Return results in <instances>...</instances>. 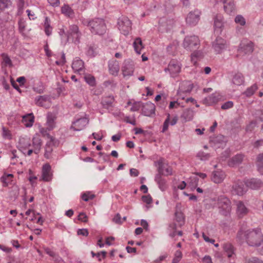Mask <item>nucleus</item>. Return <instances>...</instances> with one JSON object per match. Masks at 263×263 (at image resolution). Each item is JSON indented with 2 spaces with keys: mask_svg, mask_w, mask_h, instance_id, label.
<instances>
[{
  "mask_svg": "<svg viewBox=\"0 0 263 263\" xmlns=\"http://www.w3.org/2000/svg\"><path fill=\"white\" fill-rule=\"evenodd\" d=\"M181 65L176 60H172L170 61L167 69L172 77L177 75L181 71Z\"/></svg>",
  "mask_w": 263,
  "mask_h": 263,
  "instance_id": "nucleus-10",
  "label": "nucleus"
},
{
  "mask_svg": "<svg viewBox=\"0 0 263 263\" xmlns=\"http://www.w3.org/2000/svg\"><path fill=\"white\" fill-rule=\"evenodd\" d=\"M155 106L153 104H147L143 107L142 111L144 115L150 116L154 113Z\"/></svg>",
  "mask_w": 263,
  "mask_h": 263,
  "instance_id": "nucleus-32",
  "label": "nucleus"
},
{
  "mask_svg": "<svg viewBox=\"0 0 263 263\" xmlns=\"http://www.w3.org/2000/svg\"><path fill=\"white\" fill-rule=\"evenodd\" d=\"M234 22L236 24L241 26H244L246 25V21L245 18L240 14L237 15L235 18H234Z\"/></svg>",
  "mask_w": 263,
  "mask_h": 263,
  "instance_id": "nucleus-42",
  "label": "nucleus"
},
{
  "mask_svg": "<svg viewBox=\"0 0 263 263\" xmlns=\"http://www.w3.org/2000/svg\"><path fill=\"white\" fill-rule=\"evenodd\" d=\"M218 206L219 212L223 215H228L231 211V201L226 197L221 196L218 198Z\"/></svg>",
  "mask_w": 263,
  "mask_h": 263,
  "instance_id": "nucleus-5",
  "label": "nucleus"
},
{
  "mask_svg": "<svg viewBox=\"0 0 263 263\" xmlns=\"http://www.w3.org/2000/svg\"><path fill=\"white\" fill-rule=\"evenodd\" d=\"M200 12L198 10L190 12L186 18V23L191 26L196 25L200 20Z\"/></svg>",
  "mask_w": 263,
  "mask_h": 263,
  "instance_id": "nucleus-9",
  "label": "nucleus"
},
{
  "mask_svg": "<svg viewBox=\"0 0 263 263\" xmlns=\"http://www.w3.org/2000/svg\"><path fill=\"white\" fill-rule=\"evenodd\" d=\"M185 217L182 211V206L180 203H177L176 206V211L175 213L174 221L175 223L170 226L173 232L170 233V236L171 237H174L176 235L181 236L182 232L181 231H176L178 227H181L184 224Z\"/></svg>",
  "mask_w": 263,
  "mask_h": 263,
  "instance_id": "nucleus-2",
  "label": "nucleus"
},
{
  "mask_svg": "<svg viewBox=\"0 0 263 263\" xmlns=\"http://www.w3.org/2000/svg\"><path fill=\"white\" fill-rule=\"evenodd\" d=\"M3 136L5 138L7 139H11V134L10 130L8 129L3 128Z\"/></svg>",
  "mask_w": 263,
  "mask_h": 263,
  "instance_id": "nucleus-58",
  "label": "nucleus"
},
{
  "mask_svg": "<svg viewBox=\"0 0 263 263\" xmlns=\"http://www.w3.org/2000/svg\"><path fill=\"white\" fill-rule=\"evenodd\" d=\"M232 83L237 86H240L245 83V78L243 74L238 72L235 73L232 79Z\"/></svg>",
  "mask_w": 263,
  "mask_h": 263,
  "instance_id": "nucleus-29",
  "label": "nucleus"
},
{
  "mask_svg": "<svg viewBox=\"0 0 263 263\" xmlns=\"http://www.w3.org/2000/svg\"><path fill=\"white\" fill-rule=\"evenodd\" d=\"M257 166L259 173L263 175V153L259 155L257 157Z\"/></svg>",
  "mask_w": 263,
  "mask_h": 263,
  "instance_id": "nucleus-39",
  "label": "nucleus"
},
{
  "mask_svg": "<svg viewBox=\"0 0 263 263\" xmlns=\"http://www.w3.org/2000/svg\"><path fill=\"white\" fill-rule=\"evenodd\" d=\"M118 28L123 34H127L132 29V22L127 17L122 16L118 22Z\"/></svg>",
  "mask_w": 263,
  "mask_h": 263,
  "instance_id": "nucleus-6",
  "label": "nucleus"
},
{
  "mask_svg": "<svg viewBox=\"0 0 263 263\" xmlns=\"http://www.w3.org/2000/svg\"><path fill=\"white\" fill-rule=\"evenodd\" d=\"M77 233L78 235H81L83 236H87L88 234V232L87 229H79L77 231Z\"/></svg>",
  "mask_w": 263,
  "mask_h": 263,
  "instance_id": "nucleus-63",
  "label": "nucleus"
},
{
  "mask_svg": "<svg viewBox=\"0 0 263 263\" xmlns=\"http://www.w3.org/2000/svg\"><path fill=\"white\" fill-rule=\"evenodd\" d=\"M52 146H49V145H45L44 156L46 158H50L51 156L52 152L53 151Z\"/></svg>",
  "mask_w": 263,
  "mask_h": 263,
  "instance_id": "nucleus-49",
  "label": "nucleus"
},
{
  "mask_svg": "<svg viewBox=\"0 0 263 263\" xmlns=\"http://www.w3.org/2000/svg\"><path fill=\"white\" fill-rule=\"evenodd\" d=\"M202 237L206 242H210L212 243H214L215 242L214 239L210 238L204 233H202Z\"/></svg>",
  "mask_w": 263,
  "mask_h": 263,
  "instance_id": "nucleus-64",
  "label": "nucleus"
},
{
  "mask_svg": "<svg viewBox=\"0 0 263 263\" xmlns=\"http://www.w3.org/2000/svg\"><path fill=\"white\" fill-rule=\"evenodd\" d=\"M258 87L256 84H253L251 87H249L244 93L247 96L250 97L254 94L255 91L257 89Z\"/></svg>",
  "mask_w": 263,
  "mask_h": 263,
  "instance_id": "nucleus-47",
  "label": "nucleus"
},
{
  "mask_svg": "<svg viewBox=\"0 0 263 263\" xmlns=\"http://www.w3.org/2000/svg\"><path fill=\"white\" fill-rule=\"evenodd\" d=\"M34 122V117L32 113L27 114L23 117L22 123L26 127H31Z\"/></svg>",
  "mask_w": 263,
  "mask_h": 263,
  "instance_id": "nucleus-28",
  "label": "nucleus"
},
{
  "mask_svg": "<svg viewBox=\"0 0 263 263\" xmlns=\"http://www.w3.org/2000/svg\"><path fill=\"white\" fill-rule=\"evenodd\" d=\"M134 47L136 52L138 53H141V50L144 48L142 40L140 38H136L134 42Z\"/></svg>",
  "mask_w": 263,
  "mask_h": 263,
  "instance_id": "nucleus-34",
  "label": "nucleus"
},
{
  "mask_svg": "<svg viewBox=\"0 0 263 263\" xmlns=\"http://www.w3.org/2000/svg\"><path fill=\"white\" fill-rule=\"evenodd\" d=\"M248 263H263V261L256 257H252L249 259Z\"/></svg>",
  "mask_w": 263,
  "mask_h": 263,
  "instance_id": "nucleus-61",
  "label": "nucleus"
},
{
  "mask_svg": "<svg viewBox=\"0 0 263 263\" xmlns=\"http://www.w3.org/2000/svg\"><path fill=\"white\" fill-rule=\"evenodd\" d=\"M134 71V65L130 62L125 63L122 68V72L124 77L132 76Z\"/></svg>",
  "mask_w": 263,
  "mask_h": 263,
  "instance_id": "nucleus-24",
  "label": "nucleus"
},
{
  "mask_svg": "<svg viewBox=\"0 0 263 263\" xmlns=\"http://www.w3.org/2000/svg\"><path fill=\"white\" fill-rule=\"evenodd\" d=\"M47 138L48 140L46 142V145H49V146H52V147L58 146L59 145L60 141L51 135H48V137Z\"/></svg>",
  "mask_w": 263,
  "mask_h": 263,
  "instance_id": "nucleus-35",
  "label": "nucleus"
},
{
  "mask_svg": "<svg viewBox=\"0 0 263 263\" xmlns=\"http://www.w3.org/2000/svg\"><path fill=\"white\" fill-rule=\"evenodd\" d=\"M109 71L110 74L117 76L119 71L120 66L118 61L113 60L109 62L108 65Z\"/></svg>",
  "mask_w": 263,
  "mask_h": 263,
  "instance_id": "nucleus-26",
  "label": "nucleus"
},
{
  "mask_svg": "<svg viewBox=\"0 0 263 263\" xmlns=\"http://www.w3.org/2000/svg\"><path fill=\"white\" fill-rule=\"evenodd\" d=\"M223 99V96L219 92H215L211 95L205 98L202 103L207 106H211L217 103Z\"/></svg>",
  "mask_w": 263,
  "mask_h": 263,
  "instance_id": "nucleus-8",
  "label": "nucleus"
},
{
  "mask_svg": "<svg viewBox=\"0 0 263 263\" xmlns=\"http://www.w3.org/2000/svg\"><path fill=\"white\" fill-rule=\"evenodd\" d=\"M28 179L32 186H34L36 184V180L37 178L35 175L34 172L30 169H29L28 171Z\"/></svg>",
  "mask_w": 263,
  "mask_h": 263,
  "instance_id": "nucleus-40",
  "label": "nucleus"
},
{
  "mask_svg": "<svg viewBox=\"0 0 263 263\" xmlns=\"http://www.w3.org/2000/svg\"><path fill=\"white\" fill-rule=\"evenodd\" d=\"M48 129H47V127L46 128H45V127H41L40 128V133L41 134V135L43 136V137H46L47 138L48 137V135H50L48 133Z\"/></svg>",
  "mask_w": 263,
  "mask_h": 263,
  "instance_id": "nucleus-57",
  "label": "nucleus"
},
{
  "mask_svg": "<svg viewBox=\"0 0 263 263\" xmlns=\"http://www.w3.org/2000/svg\"><path fill=\"white\" fill-rule=\"evenodd\" d=\"M194 116V111L190 109H185L182 115V118L184 119L185 122L189 121L193 118Z\"/></svg>",
  "mask_w": 263,
  "mask_h": 263,
  "instance_id": "nucleus-33",
  "label": "nucleus"
},
{
  "mask_svg": "<svg viewBox=\"0 0 263 263\" xmlns=\"http://www.w3.org/2000/svg\"><path fill=\"white\" fill-rule=\"evenodd\" d=\"M203 57V52L200 51H195L193 52L191 57V61L194 64V65H196L198 60H200Z\"/></svg>",
  "mask_w": 263,
  "mask_h": 263,
  "instance_id": "nucleus-31",
  "label": "nucleus"
},
{
  "mask_svg": "<svg viewBox=\"0 0 263 263\" xmlns=\"http://www.w3.org/2000/svg\"><path fill=\"white\" fill-rule=\"evenodd\" d=\"M186 186V183L185 181H182L179 184H176L175 187L178 189L183 190Z\"/></svg>",
  "mask_w": 263,
  "mask_h": 263,
  "instance_id": "nucleus-62",
  "label": "nucleus"
},
{
  "mask_svg": "<svg viewBox=\"0 0 263 263\" xmlns=\"http://www.w3.org/2000/svg\"><path fill=\"white\" fill-rule=\"evenodd\" d=\"M68 39L72 37L75 42H79L81 33L79 32L78 26L76 25H71L67 33Z\"/></svg>",
  "mask_w": 263,
  "mask_h": 263,
  "instance_id": "nucleus-15",
  "label": "nucleus"
},
{
  "mask_svg": "<svg viewBox=\"0 0 263 263\" xmlns=\"http://www.w3.org/2000/svg\"><path fill=\"white\" fill-rule=\"evenodd\" d=\"M30 146L29 140L25 138H21L18 142V147L21 148L26 149Z\"/></svg>",
  "mask_w": 263,
  "mask_h": 263,
  "instance_id": "nucleus-37",
  "label": "nucleus"
},
{
  "mask_svg": "<svg viewBox=\"0 0 263 263\" xmlns=\"http://www.w3.org/2000/svg\"><path fill=\"white\" fill-rule=\"evenodd\" d=\"M223 249L224 254L229 258H234L235 256L234 248L230 243L227 242L223 245Z\"/></svg>",
  "mask_w": 263,
  "mask_h": 263,
  "instance_id": "nucleus-23",
  "label": "nucleus"
},
{
  "mask_svg": "<svg viewBox=\"0 0 263 263\" xmlns=\"http://www.w3.org/2000/svg\"><path fill=\"white\" fill-rule=\"evenodd\" d=\"M95 197V195L91 192H87L82 195V198L83 200L87 201Z\"/></svg>",
  "mask_w": 263,
  "mask_h": 263,
  "instance_id": "nucleus-48",
  "label": "nucleus"
},
{
  "mask_svg": "<svg viewBox=\"0 0 263 263\" xmlns=\"http://www.w3.org/2000/svg\"><path fill=\"white\" fill-rule=\"evenodd\" d=\"M188 181L189 185L193 189H195L198 185V178L197 176H193L190 177Z\"/></svg>",
  "mask_w": 263,
  "mask_h": 263,
  "instance_id": "nucleus-45",
  "label": "nucleus"
},
{
  "mask_svg": "<svg viewBox=\"0 0 263 263\" xmlns=\"http://www.w3.org/2000/svg\"><path fill=\"white\" fill-rule=\"evenodd\" d=\"M62 13L70 18H72L74 15L73 10L68 5H64L61 7Z\"/></svg>",
  "mask_w": 263,
  "mask_h": 263,
  "instance_id": "nucleus-30",
  "label": "nucleus"
},
{
  "mask_svg": "<svg viewBox=\"0 0 263 263\" xmlns=\"http://www.w3.org/2000/svg\"><path fill=\"white\" fill-rule=\"evenodd\" d=\"M237 237L240 240L246 239L247 243L251 246H258L263 241V234L260 229L250 230L245 232L240 230L238 232Z\"/></svg>",
  "mask_w": 263,
  "mask_h": 263,
  "instance_id": "nucleus-1",
  "label": "nucleus"
},
{
  "mask_svg": "<svg viewBox=\"0 0 263 263\" xmlns=\"http://www.w3.org/2000/svg\"><path fill=\"white\" fill-rule=\"evenodd\" d=\"M197 157L202 161L208 160L210 157L209 154L205 153L203 152H199L197 154Z\"/></svg>",
  "mask_w": 263,
  "mask_h": 263,
  "instance_id": "nucleus-50",
  "label": "nucleus"
},
{
  "mask_svg": "<svg viewBox=\"0 0 263 263\" xmlns=\"http://www.w3.org/2000/svg\"><path fill=\"white\" fill-rule=\"evenodd\" d=\"M183 46L187 50H194L198 49L200 42L198 36L195 35L187 36L184 38Z\"/></svg>",
  "mask_w": 263,
  "mask_h": 263,
  "instance_id": "nucleus-4",
  "label": "nucleus"
},
{
  "mask_svg": "<svg viewBox=\"0 0 263 263\" xmlns=\"http://www.w3.org/2000/svg\"><path fill=\"white\" fill-rule=\"evenodd\" d=\"M89 120L86 118H83L77 120L72 124V128L76 130H80L88 123Z\"/></svg>",
  "mask_w": 263,
  "mask_h": 263,
  "instance_id": "nucleus-22",
  "label": "nucleus"
},
{
  "mask_svg": "<svg viewBox=\"0 0 263 263\" xmlns=\"http://www.w3.org/2000/svg\"><path fill=\"white\" fill-rule=\"evenodd\" d=\"M233 102L232 101H228L221 106V109L223 110L228 109L233 106Z\"/></svg>",
  "mask_w": 263,
  "mask_h": 263,
  "instance_id": "nucleus-55",
  "label": "nucleus"
},
{
  "mask_svg": "<svg viewBox=\"0 0 263 263\" xmlns=\"http://www.w3.org/2000/svg\"><path fill=\"white\" fill-rule=\"evenodd\" d=\"M177 120L178 118L177 116H174L172 119H171L170 115L168 114L167 119L165 120V130L166 129L168 124L171 125H174L176 124Z\"/></svg>",
  "mask_w": 263,
  "mask_h": 263,
  "instance_id": "nucleus-46",
  "label": "nucleus"
},
{
  "mask_svg": "<svg viewBox=\"0 0 263 263\" xmlns=\"http://www.w3.org/2000/svg\"><path fill=\"white\" fill-rule=\"evenodd\" d=\"M142 200L143 202L149 204L152 203V199L149 195L143 196L142 197Z\"/></svg>",
  "mask_w": 263,
  "mask_h": 263,
  "instance_id": "nucleus-56",
  "label": "nucleus"
},
{
  "mask_svg": "<svg viewBox=\"0 0 263 263\" xmlns=\"http://www.w3.org/2000/svg\"><path fill=\"white\" fill-rule=\"evenodd\" d=\"M36 104L39 106L42 107H48L49 105V101L46 99V98L43 97H40L38 100L36 101Z\"/></svg>",
  "mask_w": 263,
  "mask_h": 263,
  "instance_id": "nucleus-44",
  "label": "nucleus"
},
{
  "mask_svg": "<svg viewBox=\"0 0 263 263\" xmlns=\"http://www.w3.org/2000/svg\"><path fill=\"white\" fill-rule=\"evenodd\" d=\"M226 177L225 172L221 170H217L212 172L211 180L216 184L221 183Z\"/></svg>",
  "mask_w": 263,
  "mask_h": 263,
  "instance_id": "nucleus-14",
  "label": "nucleus"
},
{
  "mask_svg": "<svg viewBox=\"0 0 263 263\" xmlns=\"http://www.w3.org/2000/svg\"><path fill=\"white\" fill-rule=\"evenodd\" d=\"M245 183L246 187L253 190H258L263 185V182L260 180L255 178L247 179L245 181Z\"/></svg>",
  "mask_w": 263,
  "mask_h": 263,
  "instance_id": "nucleus-18",
  "label": "nucleus"
},
{
  "mask_svg": "<svg viewBox=\"0 0 263 263\" xmlns=\"http://www.w3.org/2000/svg\"><path fill=\"white\" fill-rule=\"evenodd\" d=\"M115 101V99L113 96H108L104 97L102 100V105L106 107H108L109 106H111Z\"/></svg>",
  "mask_w": 263,
  "mask_h": 263,
  "instance_id": "nucleus-36",
  "label": "nucleus"
},
{
  "mask_svg": "<svg viewBox=\"0 0 263 263\" xmlns=\"http://www.w3.org/2000/svg\"><path fill=\"white\" fill-rule=\"evenodd\" d=\"M256 125H257L256 121H251L246 126V130L248 132H252L255 128V127L256 126Z\"/></svg>",
  "mask_w": 263,
  "mask_h": 263,
  "instance_id": "nucleus-53",
  "label": "nucleus"
},
{
  "mask_svg": "<svg viewBox=\"0 0 263 263\" xmlns=\"http://www.w3.org/2000/svg\"><path fill=\"white\" fill-rule=\"evenodd\" d=\"M13 178V175L12 174H4L2 179L4 185H8V184L12 181Z\"/></svg>",
  "mask_w": 263,
  "mask_h": 263,
  "instance_id": "nucleus-41",
  "label": "nucleus"
},
{
  "mask_svg": "<svg viewBox=\"0 0 263 263\" xmlns=\"http://www.w3.org/2000/svg\"><path fill=\"white\" fill-rule=\"evenodd\" d=\"M224 12L229 15L233 14L236 10V6L234 0H229L223 3Z\"/></svg>",
  "mask_w": 263,
  "mask_h": 263,
  "instance_id": "nucleus-21",
  "label": "nucleus"
},
{
  "mask_svg": "<svg viewBox=\"0 0 263 263\" xmlns=\"http://www.w3.org/2000/svg\"><path fill=\"white\" fill-rule=\"evenodd\" d=\"M182 258V253L180 251H177L175 254V257L172 263H178Z\"/></svg>",
  "mask_w": 263,
  "mask_h": 263,
  "instance_id": "nucleus-52",
  "label": "nucleus"
},
{
  "mask_svg": "<svg viewBox=\"0 0 263 263\" xmlns=\"http://www.w3.org/2000/svg\"><path fill=\"white\" fill-rule=\"evenodd\" d=\"M42 142L40 135H36L32 139V145L33 147V151L35 154L39 153L40 152Z\"/></svg>",
  "mask_w": 263,
  "mask_h": 263,
  "instance_id": "nucleus-25",
  "label": "nucleus"
},
{
  "mask_svg": "<svg viewBox=\"0 0 263 263\" xmlns=\"http://www.w3.org/2000/svg\"><path fill=\"white\" fill-rule=\"evenodd\" d=\"M57 116L55 114L49 112L47 115L46 125L48 131L52 130L56 125Z\"/></svg>",
  "mask_w": 263,
  "mask_h": 263,
  "instance_id": "nucleus-20",
  "label": "nucleus"
},
{
  "mask_svg": "<svg viewBox=\"0 0 263 263\" xmlns=\"http://www.w3.org/2000/svg\"><path fill=\"white\" fill-rule=\"evenodd\" d=\"M245 182L237 181L233 185L232 192L233 194L242 196L246 193L247 187L245 186Z\"/></svg>",
  "mask_w": 263,
  "mask_h": 263,
  "instance_id": "nucleus-12",
  "label": "nucleus"
},
{
  "mask_svg": "<svg viewBox=\"0 0 263 263\" xmlns=\"http://www.w3.org/2000/svg\"><path fill=\"white\" fill-rule=\"evenodd\" d=\"M158 173L156 177V180L159 184L160 188L163 191L164 190V174H163V163L159 162L158 163Z\"/></svg>",
  "mask_w": 263,
  "mask_h": 263,
  "instance_id": "nucleus-17",
  "label": "nucleus"
},
{
  "mask_svg": "<svg viewBox=\"0 0 263 263\" xmlns=\"http://www.w3.org/2000/svg\"><path fill=\"white\" fill-rule=\"evenodd\" d=\"M91 32L96 34H102L106 30V25L103 19L95 18L88 23Z\"/></svg>",
  "mask_w": 263,
  "mask_h": 263,
  "instance_id": "nucleus-3",
  "label": "nucleus"
},
{
  "mask_svg": "<svg viewBox=\"0 0 263 263\" xmlns=\"http://www.w3.org/2000/svg\"><path fill=\"white\" fill-rule=\"evenodd\" d=\"M253 51V43L248 40H243L241 42L238 51L244 54H250Z\"/></svg>",
  "mask_w": 263,
  "mask_h": 263,
  "instance_id": "nucleus-11",
  "label": "nucleus"
},
{
  "mask_svg": "<svg viewBox=\"0 0 263 263\" xmlns=\"http://www.w3.org/2000/svg\"><path fill=\"white\" fill-rule=\"evenodd\" d=\"M213 48L217 53H220L227 48L226 41L221 37H217L213 43Z\"/></svg>",
  "mask_w": 263,
  "mask_h": 263,
  "instance_id": "nucleus-13",
  "label": "nucleus"
},
{
  "mask_svg": "<svg viewBox=\"0 0 263 263\" xmlns=\"http://www.w3.org/2000/svg\"><path fill=\"white\" fill-rule=\"evenodd\" d=\"M85 81L90 86H95L96 84V79L94 76L91 74H86L84 77Z\"/></svg>",
  "mask_w": 263,
  "mask_h": 263,
  "instance_id": "nucleus-43",
  "label": "nucleus"
},
{
  "mask_svg": "<svg viewBox=\"0 0 263 263\" xmlns=\"http://www.w3.org/2000/svg\"><path fill=\"white\" fill-rule=\"evenodd\" d=\"M84 66V63L81 60H77L73 61L72 64V68L76 71L81 70Z\"/></svg>",
  "mask_w": 263,
  "mask_h": 263,
  "instance_id": "nucleus-38",
  "label": "nucleus"
},
{
  "mask_svg": "<svg viewBox=\"0 0 263 263\" xmlns=\"http://www.w3.org/2000/svg\"><path fill=\"white\" fill-rule=\"evenodd\" d=\"M92 256L95 257L96 256L99 258V260H101V258H100V255H101L102 256L103 258H105L106 255V252L105 251L101 252V253H98L97 254L94 253L93 252H92Z\"/></svg>",
  "mask_w": 263,
  "mask_h": 263,
  "instance_id": "nucleus-59",
  "label": "nucleus"
},
{
  "mask_svg": "<svg viewBox=\"0 0 263 263\" xmlns=\"http://www.w3.org/2000/svg\"><path fill=\"white\" fill-rule=\"evenodd\" d=\"M223 20V16L221 14H217L214 17V26L216 31L221 32L224 27Z\"/></svg>",
  "mask_w": 263,
  "mask_h": 263,
  "instance_id": "nucleus-19",
  "label": "nucleus"
},
{
  "mask_svg": "<svg viewBox=\"0 0 263 263\" xmlns=\"http://www.w3.org/2000/svg\"><path fill=\"white\" fill-rule=\"evenodd\" d=\"M236 214L239 218H242L247 215L249 212V209L241 201L236 202Z\"/></svg>",
  "mask_w": 263,
  "mask_h": 263,
  "instance_id": "nucleus-16",
  "label": "nucleus"
},
{
  "mask_svg": "<svg viewBox=\"0 0 263 263\" xmlns=\"http://www.w3.org/2000/svg\"><path fill=\"white\" fill-rule=\"evenodd\" d=\"M88 219V217L84 213H81L78 216V220L83 222H87Z\"/></svg>",
  "mask_w": 263,
  "mask_h": 263,
  "instance_id": "nucleus-54",
  "label": "nucleus"
},
{
  "mask_svg": "<svg viewBox=\"0 0 263 263\" xmlns=\"http://www.w3.org/2000/svg\"><path fill=\"white\" fill-rule=\"evenodd\" d=\"M2 57L3 58V61L8 65H10L11 63V60L9 58V57L6 54H3L2 55Z\"/></svg>",
  "mask_w": 263,
  "mask_h": 263,
  "instance_id": "nucleus-60",
  "label": "nucleus"
},
{
  "mask_svg": "<svg viewBox=\"0 0 263 263\" xmlns=\"http://www.w3.org/2000/svg\"><path fill=\"white\" fill-rule=\"evenodd\" d=\"M53 173L51 166L49 163H45L42 168L41 177L40 181L45 182H50L52 180Z\"/></svg>",
  "mask_w": 263,
  "mask_h": 263,
  "instance_id": "nucleus-7",
  "label": "nucleus"
},
{
  "mask_svg": "<svg viewBox=\"0 0 263 263\" xmlns=\"http://www.w3.org/2000/svg\"><path fill=\"white\" fill-rule=\"evenodd\" d=\"M243 159V155L242 154H237L233 157L228 162V165L230 166L234 167L240 164Z\"/></svg>",
  "mask_w": 263,
  "mask_h": 263,
  "instance_id": "nucleus-27",
  "label": "nucleus"
},
{
  "mask_svg": "<svg viewBox=\"0 0 263 263\" xmlns=\"http://www.w3.org/2000/svg\"><path fill=\"white\" fill-rule=\"evenodd\" d=\"M20 189L17 186H13L10 192V196L16 198L19 195Z\"/></svg>",
  "mask_w": 263,
  "mask_h": 263,
  "instance_id": "nucleus-51",
  "label": "nucleus"
}]
</instances>
